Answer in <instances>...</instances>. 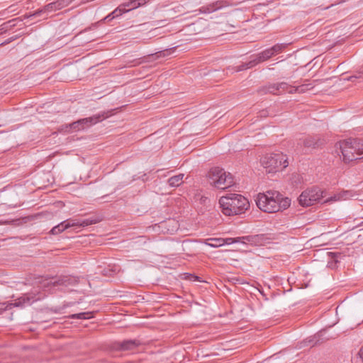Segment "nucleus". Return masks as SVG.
<instances>
[{"label":"nucleus","instance_id":"f257e3e1","mask_svg":"<svg viewBox=\"0 0 363 363\" xmlns=\"http://www.w3.org/2000/svg\"><path fill=\"white\" fill-rule=\"evenodd\" d=\"M257 207L267 213H275L287 208L291 200L276 191H267L266 193H259L255 199Z\"/></svg>","mask_w":363,"mask_h":363},{"label":"nucleus","instance_id":"f03ea898","mask_svg":"<svg viewBox=\"0 0 363 363\" xmlns=\"http://www.w3.org/2000/svg\"><path fill=\"white\" fill-rule=\"evenodd\" d=\"M222 212L231 216L244 213L250 208V202L245 196L238 194H228L219 199Z\"/></svg>","mask_w":363,"mask_h":363},{"label":"nucleus","instance_id":"7ed1b4c3","mask_svg":"<svg viewBox=\"0 0 363 363\" xmlns=\"http://www.w3.org/2000/svg\"><path fill=\"white\" fill-rule=\"evenodd\" d=\"M337 148L340 149L345 163L363 158V140L362 139L340 141L337 144Z\"/></svg>","mask_w":363,"mask_h":363},{"label":"nucleus","instance_id":"20e7f679","mask_svg":"<svg viewBox=\"0 0 363 363\" xmlns=\"http://www.w3.org/2000/svg\"><path fill=\"white\" fill-rule=\"evenodd\" d=\"M261 164L268 173H273L289 165L286 155L282 152L267 154L261 159Z\"/></svg>","mask_w":363,"mask_h":363},{"label":"nucleus","instance_id":"39448f33","mask_svg":"<svg viewBox=\"0 0 363 363\" xmlns=\"http://www.w3.org/2000/svg\"><path fill=\"white\" fill-rule=\"evenodd\" d=\"M208 181L211 185L217 189H225L234 184L233 178L230 173L218 167L211 168L208 172Z\"/></svg>","mask_w":363,"mask_h":363},{"label":"nucleus","instance_id":"423d86ee","mask_svg":"<svg viewBox=\"0 0 363 363\" xmlns=\"http://www.w3.org/2000/svg\"><path fill=\"white\" fill-rule=\"evenodd\" d=\"M323 198V192L318 188L307 189L298 197V202L302 206H310Z\"/></svg>","mask_w":363,"mask_h":363},{"label":"nucleus","instance_id":"0eeeda50","mask_svg":"<svg viewBox=\"0 0 363 363\" xmlns=\"http://www.w3.org/2000/svg\"><path fill=\"white\" fill-rule=\"evenodd\" d=\"M74 0H57L51 2L42 9L37 10L32 15L33 16H40L41 14L48 16L50 13L60 10L69 5Z\"/></svg>","mask_w":363,"mask_h":363},{"label":"nucleus","instance_id":"6e6552de","mask_svg":"<svg viewBox=\"0 0 363 363\" xmlns=\"http://www.w3.org/2000/svg\"><path fill=\"white\" fill-rule=\"evenodd\" d=\"M273 56L274 55L270 48H267L259 52L257 55L252 56V60L249 62L239 66L237 71H241L245 69L251 68L259 63L268 60Z\"/></svg>","mask_w":363,"mask_h":363},{"label":"nucleus","instance_id":"1a4fd4ad","mask_svg":"<svg viewBox=\"0 0 363 363\" xmlns=\"http://www.w3.org/2000/svg\"><path fill=\"white\" fill-rule=\"evenodd\" d=\"M110 116L109 111H103L98 114L94 115L91 117L82 118L80 122L82 124L84 129L89 128L93 125L96 124L99 122L104 121V119Z\"/></svg>","mask_w":363,"mask_h":363},{"label":"nucleus","instance_id":"9d476101","mask_svg":"<svg viewBox=\"0 0 363 363\" xmlns=\"http://www.w3.org/2000/svg\"><path fill=\"white\" fill-rule=\"evenodd\" d=\"M31 301L29 296L24 295L15 300L13 303H4L1 304V310H10L13 307H24L26 306L30 305Z\"/></svg>","mask_w":363,"mask_h":363},{"label":"nucleus","instance_id":"9b49d317","mask_svg":"<svg viewBox=\"0 0 363 363\" xmlns=\"http://www.w3.org/2000/svg\"><path fill=\"white\" fill-rule=\"evenodd\" d=\"M262 235H247L234 238L235 243L241 242L243 244H247L255 246L261 245L262 242Z\"/></svg>","mask_w":363,"mask_h":363},{"label":"nucleus","instance_id":"f8f14e48","mask_svg":"<svg viewBox=\"0 0 363 363\" xmlns=\"http://www.w3.org/2000/svg\"><path fill=\"white\" fill-rule=\"evenodd\" d=\"M140 345V342L136 340H127L122 342H117L114 344V347L118 350L128 351L136 348Z\"/></svg>","mask_w":363,"mask_h":363},{"label":"nucleus","instance_id":"ddd939ff","mask_svg":"<svg viewBox=\"0 0 363 363\" xmlns=\"http://www.w3.org/2000/svg\"><path fill=\"white\" fill-rule=\"evenodd\" d=\"M204 243L210 246L211 247H219L224 245H230L235 243L234 238H209L206 239Z\"/></svg>","mask_w":363,"mask_h":363},{"label":"nucleus","instance_id":"4468645a","mask_svg":"<svg viewBox=\"0 0 363 363\" xmlns=\"http://www.w3.org/2000/svg\"><path fill=\"white\" fill-rule=\"evenodd\" d=\"M225 3L223 1H218L214 3H212L207 6H203L199 9L200 13H210L213 11H216L225 6Z\"/></svg>","mask_w":363,"mask_h":363},{"label":"nucleus","instance_id":"2eb2a0df","mask_svg":"<svg viewBox=\"0 0 363 363\" xmlns=\"http://www.w3.org/2000/svg\"><path fill=\"white\" fill-rule=\"evenodd\" d=\"M135 6L132 8L125 9V5H121L118 8H116L113 11H112L110 14L104 18V21H111L116 17L121 16L123 13L128 12L134 9H135Z\"/></svg>","mask_w":363,"mask_h":363},{"label":"nucleus","instance_id":"dca6fc26","mask_svg":"<svg viewBox=\"0 0 363 363\" xmlns=\"http://www.w3.org/2000/svg\"><path fill=\"white\" fill-rule=\"evenodd\" d=\"M298 145H303L306 147L315 148L318 146L319 138L315 136H306L299 140Z\"/></svg>","mask_w":363,"mask_h":363},{"label":"nucleus","instance_id":"f3484780","mask_svg":"<svg viewBox=\"0 0 363 363\" xmlns=\"http://www.w3.org/2000/svg\"><path fill=\"white\" fill-rule=\"evenodd\" d=\"M353 196V194L350 191H344L339 194H335L334 196L325 200L324 203H329L333 201H337L341 200H346Z\"/></svg>","mask_w":363,"mask_h":363},{"label":"nucleus","instance_id":"a211bd4d","mask_svg":"<svg viewBox=\"0 0 363 363\" xmlns=\"http://www.w3.org/2000/svg\"><path fill=\"white\" fill-rule=\"evenodd\" d=\"M277 84H269L266 85L259 89V92L262 94H279V88Z\"/></svg>","mask_w":363,"mask_h":363},{"label":"nucleus","instance_id":"6ab92c4d","mask_svg":"<svg viewBox=\"0 0 363 363\" xmlns=\"http://www.w3.org/2000/svg\"><path fill=\"white\" fill-rule=\"evenodd\" d=\"M184 174H179L173 176L168 179L169 186L173 187H177L180 186L183 182Z\"/></svg>","mask_w":363,"mask_h":363},{"label":"nucleus","instance_id":"aec40b11","mask_svg":"<svg viewBox=\"0 0 363 363\" xmlns=\"http://www.w3.org/2000/svg\"><path fill=\"white\" fill-rule=\"evenodd\" d=\"M65 128H66V131H68V132L79 131V130H84L82 124L80 122V119L77 121H74L72 123H69V125H66Z\"/></svg>","mask_w":363,"mask_h":363},{"label":"nucleus","instance_id":"412c9836","mask_svg":"<svg viewBox=\"0 0 363 363\" xmlns=\"http://www.w3.org/2000/svg\"><path fill=\"white\" fill-rule=\"evenodd\" d=\"M101 221V219L98 217L85 218L80 220V226L86 227L93 224H96Z\"/></svg>","mask_w":363,"mask_h":363},{"label":"nucleus","instance_id":"4be33fe9","mask_svg":"<svg viewBox=\"0 0 363 363\" xmlns=\"http://www.w3.org/2000/svg\"><path fill=\"white\" fill-rule=\"evenodd\" d=\"M308 85L307 84H303L298 86H291L289 85V87L286 91H288L289 94H294V93H303L306 90L308 89Z\"/></svg>","mask_w":363,"mask_h":363},{"label":"nucleus","instance_id":"5701e85b","mask_svg":"<svg viewBox=\"0 0 363 363\" xmlns=\"http://www.w3.org/2000/svg\"><path fill=\"white\" fill-rule=\"evenodd\" d=\"M287 46L286 43H277L270 48L273 55L281 53Z\"/></svg>","mask_w":363,"mask_h":363},{"label":"nucleus","instance_id":"b1692460","mask_svg":"<svg viewBox=\"0 0 363 363\" xmlns=\"http://www.w3.org/2000/svg\"><path fill=\"white\" fill-rule=\"evenodd\" d=\"M67 229V225H66L65 222L63 221L61 223L57 225L56 226L53 227L50 233L52 235H57L62 232H63L65 230Z\"/></svg>","mask_w":363,"mask_h":363},{"label":"nucleus","instance_id":"393cba45","mask_svg":"<svg viewBox=\"0 0 363 363\" xmlns=\"http://www.w3.org/2000/svg\"><path fill=\"white\" fill-rule=\"evenodd\" d=\"M91 314L92 313L91 312H83V313L72 314L69 317L71 318L89 319L93 317Z\"/></svg>","mask_w":363,"mask_h":363},{"label":"nucleus","instance_id":"a878e982","mask_svg":"<svg viewBox=\"0 0 363 363\" xmlns=\"http://www.w3.org/2000/svg\"><path fill=\"white\" fill-rule=\"evenodd\" d=\"M278 88H279V94L284 92V91H286L289 87V85L286 83V82H280V83H278Z\"/></svg>","mask_w":363,"mask_h":363},{"label":"nucleus","instance_id":"bb28decb","mask_svg":"<svg viewBox=\"0 0 363 363\" xmlns=\"http://www.w3.org/2000/svg\"><path fill=\"white\" fill-rule=\"evenodd\" d=\"M66 225H67V228L70 227H74V226H80V220H65Z\"/></svg>","mask_w":363,"mask_h":363},{"label":"nucleus","instance_id":"cd10ccee","mask_svg":"<svg viewBox=\"0 0 363 363\" xmlns=\"http://www.w3.org/2000/svg\"><path fill=\"white\" fill-rule=\"evenodd\" d=\"M358 356L360 359L361 363H363V345L360 347L358 352Z\"/></svg>","mask_w":363,"mask_h":363},{"label":"nucleus","instance_id":"c85d7f7f","mask_svg":"<svg viewBox=\"0 0 363 363\" xmlns=\"http://www.w3.org/2000/svg\"><path fill=\"white\" fill-rule=\"evenodd\" d=\"M362 74H363V67H362L360 69V71L359 72V74L358 75H354V76H352L350 77V80H352L353 78H360L362 77Z\"/></svg>","mask_w":363,"mask_h":363},{"label":"nucleus","instance_id":"c756f323","mask_svg":"<svg viewBox=\"0 0 363 363\" xmlns=\"http://www.w3.org/2000/svg\"><path fill=\"white\" fill-rule=\"evenodd\" d=\"M54 285H62L65 284V281L62 279H59L52 282Z\"/></svg>","mask_w":363,"mask_h":363},{"label":"nucleus","instance_id":"7c9ffc66","mask_svg":"<svg viewBox=\"0 0 363 363\" xmlns=\"http://www.w3.org/2000/svg\"><path fill=\"white\" fill-rule=\"evenodd\" d=\"M6 31V28L1 27L0 28V35L4 34Z\"/></svg>","mask_w":363,"mask_h":363},{"label":"nucleus","instance_id":"2f4dec72","mask_svg":"<svg viewBox=\"0 0 363 363\" xmlns=\"http://www.w3.org/2000/svg\"><path fill=\"white\" fill-rule=\"evenodd\" d=\"M6 31V28L1 27L0 28V35L4 34Z\"/></svg>","mask_w":363,"mask_h":363},{"label":"nucleus","instance_id":"473e14b6","mask_svg":"<svg viewBox=\"0 0 363 363\" xmlns=\"http://www.w3.org/2000/svg\"><path fill=\"white\" fill-rule=\"evenodd\" d=\"M10 41H11V40H7V41H6V42L1 43L0 44V45H5V44H6V43H9Z\"/></svg>","mask_w":363,"mask_h":363}]
</instances>
